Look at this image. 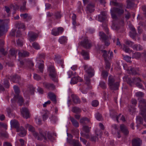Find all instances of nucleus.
I'll return each instance as SVG.
<instances>
[{
    "instance_id": "f257e3e1",
    "label": "nucleus",
    "mask_w": 146,
    "mask_h": 146,
    "mask_svg": "<svg viewBox=\"0 0 146 146\" xmlns=\"http://www.w3.org/2000/svg\"><path fill=\"white\" fill-rule=\"evenodd\" d=\"M110 4L115 6H119V7H114L112 8L110 10L112 18L116 20L118 19L117 15L120 16L124 12V11L122 7V5L121 4L119 5L118 3L114 1H111Z\"/></svg>"
},
{
    "instance_id": "f03ea898",
    "label": "nucleus",
    "mask_w": 146,
    "mask_h": 146,
    "mask_svg": "<svg viewBox=\"0 0 146 146\" xmlns=\"http://www.w3.org/2000/svg\"><path fill=\"white\" fill-rule=\"evenodd\" d=\"M139 102V107L141 111L140 113L146 122V100L141 99Z\"/></svg>"
},
{
    "instance_id": "7ed1b4c3",
    "label": "nucleus",
    "mask_w": 146,
    "mask_h": 146,
    "mask_svg": "<svg viewBox=\"0 0 146 146\" xmlns=\"http://www.w3.org/2000/svg\"><path fill=\"white\" fill-rule=\"evenodd\" d=\"M108 85L110 88L112 90H116L118 89L119 83L118 82L115 83L114 78L111 76H109L108 78Z\"/></svg>"
},
{
    "instance_id": "20e7f679",
    "label": "nucleus",
    "mask_w": 146,
    "mask_h": 146,
    "mask_svg": "<svg viewBox=\"0 0 146 146\" xmlns=\"http://www.w3.org/2000/svg\"><path fill=\"white\" fill-rule=\"evenodd\" d=\"M80 44L86 49H89L92 46V42L87 37H85L83 40L79 43Z\"/></svg>"
},
{
    "instance_id": "39448f33",
    "label": "nucleus",
    "mask_w": 146,
    "mask_h": 146,
    "mask_svg": "<svg viewBox=\"0 0 146 146\" xmlns=\"http://www.w3.org/2000/svg\"><path fill=\"white\" fill-rule=\"evenodd\" d=\"M48 70L49 71V75L52 80L57 82L58 80L56 77V74L54 67L52 66H50L48 68Z\"/></svg>"
},
{
    "instance_id": "423d86ee",
    "label": "nucleus",
    "mask_w": 146,
    "mask_h": 146,
    "mask_svg": "<svg viewBox=\"0 0 146 146\" xmlns=\"http://www.w3.org/2000/svg\"><path fill=\"white\" fill-rule=\"evenodd\" d=\"M83 67L84 70L90 78H91L94 75V70L91 67L89 66L88 65H84Z\"/></svg>"
},
{
    "instance_id": "0eeeda50",
    "label": "nucleus",
    "mask_w": 146,
    "mask_h": 146,
    "mask_svg": "<svg viewBox=\"0 0 146 146\" xmlns=\"http://www.w3.org/2000/svg\"><path fill=\"white\" fill-rule=\"evenodd\" d=\"M125 44H123V50L126 52L130 53L131 50L126 45L128 46V47H132L134 45L133 42L129 40H126L125 42Z\"/></svg>"
},
{
    "instance_id": "6e6552de",
    "label": "nucleus",
    "mask_w": 146,
    "mask_h": 146,
    "mask_svg": "<svg viewBox=\"0 0 146 146\" xmlns=\"http://www.w3.org/2000/svg\"><path fill=\"white\" fill-rule=\"evenodd\" d=\"M11 80L14 83H17L20 85L22 86L23 84L22 81L21 80L20 77L17 75H15L13 76H9Z\"/></svg>"
},
{
    "instance_id": "1a4fd4ad",
    "label": "nucleus",
    "mask_w": 146,
    "mask_h": 146,
    "mask_svg": "<svg viewBox=\"0 0 146 146\" xmlns=\"http://www.w3.org/2000/svg\"><path fill=\"white\" fill-rule=\"evenodd\" d=\"M64 31V29L61 27H60L57 28L53 29L51 31V34L54 36H57L61 34Z\"/></svg>"
},
{
    "instance_id": "9d476101",
    "label": "nucleus",
    "mask_w": 146,
    "mask_h": 146,
    "mask_svg": "<svg viewBox=\"0 0 146 146\" xmlns=\"http://www.w3.org/2000/svg\"><path fill=\"white\" fill-rule=\"evenodd\" d=\"M15 99H12L11 101L12 103H15L16 100H18V103L19 104L20 106H21L22 105L24 102V100L23 97L19 95H15L14 97Z\"/></svg>"
},
{
    "instance_id": "9b49d317",
    "label": "nucleus",
    "mask_w": 146,
    "mask_h": 146,
    "mask_svg": "<svg viewBox=\"0 0 146 146\" xmlns=\"http://www.w3.org/2000/svg\"><path fill=\"white\" fill-rule=\"evenodd\" d=\"M8 29L7 24H0V35L2 36L7 31Z\"/></svg>"
},
{
    "instance_id": "f8f14e48",
    "label": "nucleus",
    "mask_w": 146,
    "mask_h": 146,
    "mask_svg": "<svg viewBox=\"0 0 146 146\" xmlns=\"http://www.w3.org/2000/svg\"><path fill=\"white\" fill-rule=\"evenodd\" d=\"M29 40L30 42L34 41L38 37L37 34L33 32L30 31L28 33Z\"/></svg>"
},
{
    "instance_id": "ddd939ff",
    "label": "nucleus",
    "mask_w": 146,
    "mask_h": 146,
    "mask_svg": "<svg viewBox=\"0 0 146 146\" xmlns=\"http://www.w3.org/2000/svg\"><path fill=\"white\" fill-rule=\"evenodd\" d=\"M131 144L132 146H141L142 141L138 138H134L132 140Z\"/></svg>"
},
{
    "instance_id": "4468645a",
    "label": "nucleus",
    "mask_w": 146,
    "mask_h": 146,
    "mask_svg": "<svg viewBox=\"0 0 146 146\" xmlns=\"http://www.w3.org/2000/svg\"><path fill=\"white\" fill-rule=\"evenodd\" d=\"M21 113L23 116L27 119L29 117V111L28 109L26 107L22 108Z\"/></svg>"
},
{
    "instance_id": "2eb2a0df",
    "label": "nucleus",
    "mask_w": 146,
    "mask_h": 146,
    "mask_svg": "<svg viewBox=\"0 0 146 146\" xmlns=\"http://www.w3.org/2000/svg\"><path fill=\"white\" fill-rule=\"evenodd\" d=\"M43 86L45 88L49 90H53L55 88V86L53 84L47 82H43Z\"/></svg>"
},
{
    "instance_id": "dca6fc26",
    "label": "nucleus",
    "mask_w": 146,
    "mask_h": 146,
    "mask_svg": "<svg viewBox=\"0 0 146 146\" xmlns=\"http://www.w3.org/2000/svg\"><path fill=\"white\" fill-rule=\"evenodd\" d=\"M83 81V79L80 76L74 77L72 78L70 83L72 84H75L77 83L78 81L82 82Z\"/></svg>"
},
{
    "instance_id": "f3484780",
    "label": "nucleus",
    "mask_w": 146,
    "mask_h": 146,
    "mask_svg": "<svg viewBox=\"0 0 146 146\" xmlns=\"http://www.w3.org/2000/svg\"><path fill=\"white\" fill-rule=\"evenodd\" d=\"M18 55L19 57H28L29 55V53L27 51L24 50H18Z\"/></svg>"
},
{
    "instance_id": "a211bd4d",
    "label": "nucleus",
    "mask_w": 146,
    "mask_h": 146,
    "mask_svg": "<svg viewBox=\"0 0 146 146\" xmlns=\"http://www.w3.org/2000/svg\"><path fill=\"white\" fill-rule=\"evenodd\" d=\"M80 123L83 125H86L88 123H90V119L87 117H83L81 118L80 120Z\"/></svg>"
},
{
    "instance_id": "6ab92c4d",
    "label": "nucleus",
    "mask_w": 146,
    "mask_h": 146,
    "mask_svg": "<svg viewBox=\"0 0 146 146\" xmlns=\"http://www.w3.org/2000/svg\"><path fill=\"white\" fill-rule=\"evenodd\" d=\"M123 79L131 86H132V84H134L133 81V78H131L128 76H125L124 77Z\"/></svg>"
},
{
    "instance_id": "aec40b11",
    "label": "nucleus",
    "mask_w": 146,
    "mask_h": 146,
    "mask_svg": "<svg viewBox=\"0 0 146 146\" xmlns=\"http://www.w3.org/2000/svg\"><path fill=\"white\" fill-rule=\"evenodd\" d=\"M40 135L37 137V140L39 141H42L43 139L45 141H47V138L46 137V134L44 133H43L42 131H40Z\"/></svg>"
},
{
    "instance_id": "412c9836",
    "label": "nucleus",
    "mask_w": 146,
    "mask_h": 146,
    "mask_svg": "<svg viewBox=\"0 0 146 146\" xmlns=\"http://www.w3.org/2000/svg\"><path fill=\"white\" fill-rule=\"evenodd\" d=\"M99 36H100V38L102 42L108 38V37L103 32H100L99 33Z\"/></svg>"
},
{
    "instance_id": "4be33fe9",
    "label": "nucleus",
    "mask_w": 146,
    "mask_h": 146,
    "mask_svg": "<svg viewBox=\"0 0 146 146\" xmlns=\"http://www.w3.org/2000/svg\"><path fill=\"white\" fill-rule=\"evenodd\" d=\"M11 126L16 129L20 127V123L18 121L14 119L11 121Z\"/></svg>"
},
{
    "instance_id": "5701e85b",
    "label": "nucleus",
    "mask_w": 146,
    "mask_h": 146,
    "mask_svg": "<svg viewBox=\"0 0 146 146\" xmlns=\"http://www.w3.org/2000/svg\"><path fill=\"white\" fill-rule=\"evenodd\" d=\"M106 18V13L104 12H102L101 14L98 16V20L101 22H103Z\"/></svg>"
},
{
    "instance_id": "b1692460",
    "label": "nucleus",
    "mask_w": 146,
    "mask_h": 146,
    "mask_svg": "<svg viewBox=\"0 0 146 146\" xmlns=\"http://www.w3.org/2000/svg\"><path fill=\"white\" fill-rule=\"evenodd\" d=\"M94 4L92 3H89L86 6V10L90 13H92L94 11Z\"/></svg>"
},
{
    "instance_id": "393cba45",
    "label": "nucleus",
    "mask_w": 146,
    "mask_h": 146,
    "mask_svg": "<svg viewBox=\"0 0 146 146\" xmlns=\"http://www.w3.org/2000/svg\"><path fill=\"white\" fill-rule=\"evenodd\" d=\"M139 71V69L138 68H131L129 71V73L132 75L138 74Z\"/></svg>"
},
{
    "instance_id": "a878e982",
    "label": "nucleus",
    "mask_w": 146,
    "mask_h": 146,
    "mask_svg": "<svg viewBox=\"0 0 146 146\" xmlns=\"http://www.w3.org/2000/svg\"><path fill=\"white\" fill-rule=\"evenodd\" d=\"M8 79L11 80L10 76H7V78L3 80V84L4 85L6 88H8L9 87V83L8 81Z\"/></svg>"
},
{
    "instance_id": "bb28decb",
    "label": "nucleus",
    "mask_w": 146,
    "mask_h": 146,
    "mask_svg": "<svg viewBox=\"0 0 146 146\" xmlns=\"http://www.w3.org/2000/svg\"><path fill=\"white\" fill-rule=\"evenodd\" d=\"M120 128L121 131L125 135H127L129 133V131L127 127L124 125H121Z\"/></svg>"
},
{
    "instance_id": "cd10ccee",
    "label": "nucleus",
    "mask_w": 146,
    "mask_h": 146,
    "mask_svg": "<svg viewBox=\"0 0 146 146\" xmlns=\"http://www.w3.org/2000/svg\"><path fill=\"white\" fill-rule=\"evenodd\" d=\"M120 128L121 131L125 135H127L129 133V131L127 127L124 125H121Z\"/></svg>"
},
{
    "instance_id": "c85d7f7f",
    "label": "nucleus",
    "mask_w": 146,
    "mask_h": 146,
    "mask_svg": "<svg viewBox=\"0 0 146 146\" xmlns=\"http://www.w3.org/2000/svg\"><path fill=\"white\" fill-rule=\"evenodd\" d=\"M48 96L52 101L54 102L55 103L56 102V97L54 94L50 92L48 94Z\"/></svg>"
},
{
    "instance_id": "c756f323",
    "label": "nucleus",
    "mask_w": 146,
    "mask_h": 146,
    "mask_svg": "<svg viewBox=\"0 0 146 146\" xmlns=\"http://www.w3.org/2000/svg\"><path fill=\"white\" fill-rule=\"evenodd\" d=\"M121 114H120L118 115H117L116 114H115L112 117L113 119H116L117 122H119V117H120V119L121 120L123 121H125V119L124 117L122 115L121 117Z\"/></svg>"
},
{
    "instance_id": "7c9ffc66",
    "label": "nucleus",
    "mask_w": 146,
    "mask_h": 146,
    "mask_svg": "<svg viewBox=\"0 0 146 146\" xmlns=\"http://www.w3.org/2000/svg\"><path fill=\"white\" fill-rule=\"evenodd\" d=\"M70 120L71 122L73 125L76 127H78L79 126L78 122L74 118L70 117Z\"/></svg>"
},
{
    "instance_id": "2f4dec72",
    "label": "nucleus",
    "mask_w": 146,
    "mask_h": 146,
    "mask_svg": "<svg viewBox=\"0 0 146 146\" xmlns=\"http://www.w3.org/2000/svg\"><path fill=\"white\" fill-rule=\"evenodd\" d=\"M81 54L84 56V58L85 60H87L89 59V54L88 51L85 50H82L81 52Z\"/></svg>"
},
{
    "instance_id": "473e14b6",
    "label": "nucleus",
    "mask_w": 146,
    "mask_h": 146,
    "mask_svg": "<svg viewBox=\"0 0 146 146\" xmlns=\"http://www.w3.org/2000/svg\"><path fill=\"white\" fill-rule=\"evenodd\" d=\"M67 37L64 36H62L59 38L58 42L61 44H64L67 42Z\"/></svg>"
},
{
    "instance_id": "72a5a7b5",
    "label": "nucleus",
    "mask_w": 146,
    "mask_h": 146,
    "mask_svg": "<svg viewBox=\"0 0 146 146\" xmlns=\"http://www.w3.org/2000/svg\"><path fill=\"white\" fill-rule=\"evenodd\" d=\"M70 144L73 146H82L81 144L79 142L78 140H74L70 141Z\"/></svg>"
},
{
    "instance_id": "f704fd0d",
    "label": "nucleus",
    "mask_w": 146,
    "mask_h": 146,
    "mask_svg": "<svg viewBox=\"0 0 146 146\" xmlns=\"http://www.w3.org/2000/svg\"><path fill=\"white\" fill-rule=\"evenodd\" d=\"M72 100L75 104H79L80 102V100L79 97L76 95L72 96Z\"/></svg>"
},
{
    "instance_id": "c9c22d12",
    "label": "nucleus",
    "mask_w": 146,
    "mask_h": 146,
    "mask_svg": "<svg viewBox=\"0 0 146 146\" xmlns=\"http://www.w3.org/2000/svg\"><path fill=\"white\" fill-rule=\"evenodd\" d=\"M72 111L75 113H79L81 112L82 110L80 108L77 107H72Z\"/></svg>"
},
{
    "instance_id": "e433bc0d",
    "label": "nucleus",
    "mask_w": 146,
    "mask_h": 146,
    "mask_svg": "<svg viewBox=\"0 0 146 146\" xmlns=\"http://www.w3.org/2000/svg\"><path fill=\"white\" fill-rule=\"evenodd\" d=\"M132 48L133 50L137 51L141 50L143 49L142 46L140 44H134L132 46Z\"/></svg>"
},
{
    "instance_id": "4c0bfd02",
    "label": "nucleus",
    "mask_w": 146,
    "mask_h": 146,
    "mask_svg": "<svg viewBox=\"0 0 146 146\" xmlns=\"http://www.w3.org/2000/svg\"><path fill=\"white\" fill-rule=\"evenodd\" d=\"M15 27L18 28V29H24L25 30V26L23 23H21L20 22L17 23L15 25Z\"/></svg>"
},
{
    "instance_id": "58836bf2",
    "label": "nucleus",
    "mask_w": 146,
    "mask_h": 146,
    "mask_svg": "<svg viewBox=\"0 0 146 146\" xmlns=\"http://www.w3.org/2000/svg\"><path fill=\"white\" fill-rule=\"evenodd\" d=\"M132 58H138L141 57V54L138 52H135V53L132 52Z\"/></svg>"
},
{
    "instance_id": "ea45409f",
    "label": "nucleus",
    "mask_w": 146,
    "mask_h": 146,
    "mask_svg": "<svg viewBox=\"0 0 146 146\" xmlns=\"http://www.w3.org/2000/svg\"><path fill=\"white\" fill-rule=\"evenodd\" d=\"M90 78L88 76L86 77L85 79L86 82L85 84L88 86V87L87 88V89H90L92 88L91 86H89V85L90 83Z\"/></svg>"
},
{
    "instance_id": "a19ab883",
    "label": "nucleus",
    "mask_w": 146,
    "mask_h": 146,
    "mask_svg": "<svg viewBox=\"0 0 146 146\" xmlns=\"http://www.w3.org/2000/svg\"><path fill=\"white\" fill-rule=\"evenodd\" d=\"M102 53V56L104 58V60H108V52L105 50H101Z\"/></svg>"
},
{
    "instance_id": "79ce46f5",
    "label": "nucleus",
    "mask_w": 146,
    "mask_h": 146,
    "mask_svg": "<svg viewBox=\"0 0 146 146\" xmlns=\"http://www.w3.org/2000/svg\"><path fill=\"white\" fill-rule=\"evenodd\" d=\"M9 135L7 132H0V137L8 138Z\"/></svg>"
},
{
    "instance_id": "37998d69",
    "label": "nucleus",
    "mask_w": 146,
    "mask_h": 146,
    "mask_svg": "<svg viewBox=\"0 0 146 146\" xmlns=\"http://www.w3.org/2000/svg\"><path fill=\"white\" fill-rule=\"evenodd\" d=\"M143 122V119L142 117L140 116H137L136 117V122L137 124H142Z\"/></svg>"
},
{
    "instance_id": "c03bdc74",
    "label": "nucleus",
    "mask_w": 146,
    "mask_h": 146,
    "mask_svg": "<svg viewBox=\"0 0 146 146\" xmlns=\"http://www.w3.org/2000/svg\"><path fill=\"white\" fill-rule=\"evenodd\" d=\"M108 72L106 70H103L101 76L104 79H106L108 76Z\"/></svg>"
},
{
    "instance_id": "a18cd8bd",
    "label": "nucleus",
    "mask_w": 146,
    "mask_h": 146,
    "mask_svg": "<svg viewBox=\"0 0 146 146\" xmlns=\"http://www.w3.org/2000/svg\"><path fill=\"white\" fill-rule=\"evenodd\" d=\"M13 89L15 93L16 94V95H19L20 90L18 87L16 85L14 86H13Z\"/></svg>"
},
{
    "instance_id": "49530a36",
    "label": "nucleus",
    "mask_w": 146,
    "mask_h": 146,
    "mask_svg": "<svg viewBox=\"0 0 146 146\" xmlns=\"http://www.w3.org/2000/svg\"><path fill=\"white\" fill-rule=\"evenodd\" d=\"M95 117L99 121H101L103 119L102 115L99 113H97L95 115Z\"/></svg>"
},
{
    "instance_id": "de8ad7c7",
    "label": "nucleus",
    "mask_w": 146,
    "mask_h": 146,
    "mask_svg": "<svg viewBox=\"0 0 146 146\" xmlns=\"http://www.w3.org/2000/svg\"><path fill=\"white\" fill-rule=\"evenodd\" d=\"M33 47L35 49L38 50L40 49V46L39 44L36 42H34L32 44Z\"/></svg>"
},
{
    "instance_id": "09e8293b",
    "label": "nucleus",
    "mask_w": 146,
    "mask_h": 146,
    "mask_svg": "<svg viewBox=\"0 0 146 146\" xmlns=\"http://www.w3.org/2000/svg\"><path fill=\"white\" fill-rule=\"evenodd\" d=\"M83 130L86 133H89L90 131V129L91 128V127H89L87 125H83L82 127Z\"/></svg>"
},
{
    "instance_id": "8fccbe9b",
    "label": "nucleus",
    "mask_w": 146,
    "mask_h": 146,
    "mask_svg": "<svg viewBox=\"0 0 146 146\" xmlns=\"http://www.w3.org/2000/svg\"><path fill=\"white\" fill-rule=\"evenodd\" d=\"M67 135L68 137L67 138V142L68 143H70L69 141L74 140L72 139L73 136L71 134L67 133Z\"/></svg>"
},
{
    "instance_id": "3c124183",
    "label": "nucleus",
    "mask_w": 146,
    "mask_h": 146,
    "mask_svg": "<svg viewBox=\"0 0 146 146\" xmlns=\"http://www.w3.org/2000/svg\"><path fill=\"white\" fill-rule=\"evenodd\" d=\"M60 13L59 11H57L54 13V16L56 19H59L61 18L62 16Z\"/></svg>"
},
{
    "instance_id": "603ef678",
    "label": "nucleus",
    "mask_w": 146,
    "mask_h": 146,
    "mask_svg": "<svg viewBox=\"0 0 146 146\" xmlns=\"http://www.w3.org/2000/svg\"><path fill=\"white\" fill-rule=\"evenodd\" d=\"M133 81L134 84H136L139 82H141V79L138 77H136L133 78Z\"/></svg>"
},
{
    "instance_id": "864d4df0",
    "label": "nucleus",
    "mask_w": 146,
    "mask_h": 146,
    "mask_svg": "<svg viewBox=\"0 0 146 146\" xmlns=\"http://www.w3.org/2000/svg\"><path fill=\"white\" fill-rule=\"evenodd\" d=\"M80 134L82 137H85L86 139H89L90 138V135L88 133L81 132Z\"/></svg>"
},
{
    "instance_id": "5fc2aeb1",
    "label": "nucleus",
    "mask_w": 146,
    "mask_h": 146,
    "mask_svg": "<svg viewBox=\"0 0 146 146\" xmlns=\"http://www.w3.org/2000/svg\"><path fill=\"white\" fill-rule=\"evenodd\" d=\"M17 51H16L13 49H11L9 50L10 54L13 56H14L15 58L16 57V53H17Z\"/></svg>"
},
{
    "instance_id": "6e6d98bb",
    "label": "nucleus",
    "mask_w": 146,
    "mask_h": 146,
    "mask_svg": "<svg viewBox=\"0 0 146 146\" xmlns=\"http://www.w3.org/2000/svg\"><path fill=\"white\" fill-rule=\"evenodd\" d=\"M135 95L137 97L140 98L143 97L144 96V94L142 92H139L136 93Z\"/></svg>"
},
{
    "instance_id": "4d7b16f0",
    "label": "nucleus",
    "mask_w": 146,
    "mask_h": 146,
    "mask_svg": "<svg viewBox=\"0 0 146 146\" xmlns=\"http://www.w3.org/2000/svg\"><path fill=\"white\" fill-rule=\"evenodd\" d=\"M27 131L25 129L21 131L19 133V135L21 137H23L25 136L26 134Z\"/></svg>"
},
{
    "instance_id": "13d9d810",
    "label": "nucleus",
    "mask_w": 146,
    "mask_h": 146,
    "mask_svg": "<svg viewBox=\"0 0 146 146\" xmlns=\"http://www.w3.org/2000/svg\"><path fill=\"white\" fill-rule=\"evenodd\" d=\"M26 3V2H24L23 3V5L20 7V10L21 11H24L26 10V9L25 7Z\"/></svg>"
},
{
    "instance_id": "bf43d9fd",
    "label": "nucleus",
    "mask_w": 146,
    "mask_h": 146,
    "mask_svg": "<svg viewBox=\"0 0 146 146\" xmlns=\"http://www.w3.org/2000/svg\"><path fill=\"white\" fill-rule=\"evenodd\" d=\"M106 64V69H109L110 67V64L108 60H105Z\"/></svg>"
},
{
    "instance_id": "052dcab7",
    "label": "nucleus",
    "mask_w": 146,
    "mask_h": 146,
    "mask_svg": "<svg viewBox=\"0 0 146 146\" xmlns=\"http://www.w3.org/2000/svg\"><path fill=\"white\" fill-rule=\"evenodd\" d=\"M27 63L28 66L30 69H31L32 67L34 66V63L31 61L29 60L28 61Z\"/></svg>"
},
{
    "instance_id": "680f3d73",
    "label": "nucleus",
    "mask_w": 146,
    "mask_h": 146,
    "mask_svg": "<svg viewBox=\"0 0 146 146\" xmlns=\"http://www.w3.org/2000/svg\"><path fill=\"white\" fill-rule=\"evenodd\" d=\"M137 34L136 32H130L129 33V35L132 38L134 39Z\"/></svg>"
},
{
    "instance_id": "e2e57ef3",
    "label": "nucleus",
    "mask_w": 146,
    "mask_h": 146,
    "mask_svg": "<svg viewBox=\"0 0 146 146\" xmlns=\"http://www.w3.org/2000/svg\"><path fill=\"white\" fill-rule=\"evenodd\" d=\"M129 111L130 114L133 113L135 111V109L133 107L130 106L128 107Z\"/></svg>"
},
{
    "instance_id": "0e129e2a",
    "label": "nucleus",
    "mask_w": 146,
    "mask_h": 146,
    "mask_svg": "<svg viewBox=\"0 0 146 146\" xmlns=\"http://www.w3.org/2000/svg\"><path fill=\"white\" fill-rule=\"evenodd\" d=\"M46 137L47 138V140L48 139L51 141H52L54 140V137L49 133H47V137Z\"/></svg>"
},
{
    "instance_id": "69168bd1",
    "label": "nucleus",
    "mask_w": 146,
    "mask_h": 146,
    "mask_svg": "<svg viewBox=\"0 0 146 146\" xmlns=\"http://www.w3.org/2000/svg\"><path fill=\"white\" fill-rule=\"evenodd\" d=\"M99 86L103 89H105L106 88V86L105 83L102 81L100 82Z\"/></svg>"
},
{
    "instance_id": "338daca9",
    "label": "nucleus",
    "mask_w": 146,
    "mask_h": 146,
    "mask_svg": "<svg viewBox=\"0 0 146 146\" xmlns=\"http://www.w3.org/2000/svg\"><path fill=\"white\" fill-rule=\"evenodd\" d=\"M44 68V64L42 63H40L38 66V68L40 72L42 73L43 72Z\"/></svg>"
},
{
    "instance_id": "774afa93",
    "label": "nucleus",
    "mask_w": 146,
    "mask_h": 146,
    "mask_svg": "<svg viewBox=\"0 0 146 146\" xmlns=\"http://www.w3.org/2000/svg\"><path fill=\"white\" fill-rule=\"evenodd\" d=\"M17 43L19 46H22L23 44V41L19 39H18L17 41Z\"/></svg>"
}]
</instances>
